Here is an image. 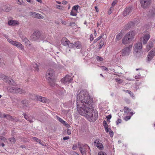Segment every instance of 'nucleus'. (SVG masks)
Listing matches in <instances>:
<instances>
[{
    "instance_id": "1",
    "label": "nucleus",
    "mask_w": 155,
    "mask_h": 155,
    "mask_svg": "<svg viewBox=\"0 0 155 155\" xmlns=\"http://www.w3.org/2000/svg\"><path fill=\"white\" fill-rule=\"evenodd\" d=\"M93 100L89 93L85 90L81 91L77 96V110L79 114L85 116L91 122L95 121L97 119L98 113L92 106Z\"/></svg>"
},
{
    "instance_id": "2",
    "label": "nucleus",
    "mask_w": 155,
    "mask_h": 155,
    "mask_svg": "<svg viewBox=\"0 0 155 155\" xmlns=\"http://www.w3.org/2000/svg\"><path fill=\"white\" fill-rule=\"evenodd\" d=\"M3 81L9 85L15 86L9 88L8 90L9 92L20 94H22L25 92V91L21 89L17 86L16 83L12 78H4Z\"/></svg>"
},
{
    "instance_id": "3",
    "label": "nucleus",
    "mask_w": 155,
    "mask_h": 155,
    "mask_svg": "<svg viewBox=\"0 0 155 155\" xmlns=\"http://www.w3.org/2000/svg\"><path fill=\"white\" fill-rule=\"evenodd\" d=\"M45 37L44 35L41 34L40 32L38 31H35L31 36V39L34 41H38L40 42L43 40Z\"/></svg>"
},
{
    "instance_id": "4",
    "label": "nucleus",
    "mask_w": 155,
    "mask_h": 155,
    "mask_svg": "<svg viewBox=\"0 0 155 155\" xmlns=\"http://www.w3.org/2000/svg\"><path fill=\"white\" fill-rule=\"evenodd\" d=\"M135 35V32L133 31H130L127 33L122 40V43L124 45L129 43L134 38Z\"/></svg>"
},
{
    "instance_id": "5",
    "label": "nucleus",
    "mask_w": 155,
    "mask_h": 155,
    "mask_svg": "<svg viewBox=\"0 0 155 155\" xmlns=\"http://www.w3.org/2000/svg\"><path fill=\"white\" fill-rule=\"evenodd\" d=\"M7 41L12 45L15 46L21 50L24 49V46L20 43L15 41H13L12 39L7 38Z\"/></svg>"
},
{
    "instance_id": "6",
    "label": "nucleus",
    "mask_w": 155,
    "mask_h": 155,
    "mask_svg": "<svg viewBox=\"0 0 155 155\" xmlns=\"http://www.w3.org/2000/svg\"><path fill=\"white\" fill-rule=\"evenodd\" d=\"M132 47V45H130L126 47L123 49L120 53L123 56H128L131 51Z\"/></svg>"
},
{
    "instance_id": "7",
    "label": "nucleus",
    "mask_w": 155,
    "mask_h": 155,
    "mask_svg": "<svg viewBox=\"0 0 155 155\" xmlns=\"http://www.w3.org/2000/svg\"><path fill=\"white\" fill-rule=\"evenodd\" d=\"M152 0H140L141 7L144 8L148 7L151 4Z\"/></svg>"
},
{
    "instance_id": "8",
    "label": "nucleus",
    "mask_w": 155,
    "mask_h": 155,
    "mask_svg": "<svg viewBox=\"0 0 155 155\" xmlns=\"http://www.w3.org/2000/svg\"><path fill=\"white\" fill-rule=\"evenodd\" d=\"M78 146L79 147L80 150L82 155H86V150L87 148H89V146L87 144L80 145L78 144Z\"/></svg>"
},
{
    "instance_id": "9",
    "label": "nucleus",
    "mask_w": 155,
    "mask_h": 155,
    "mask_svg": "<svg viewBox=\"0 0 155 155\" xmlns=\"http://www.w3.org/2000/svg\"><path fill=\"white\" fill-rule=\"evenodd\" d=\"M150 37V36L149 34L147 33L144 34L142 37L141 38V41L143 42V44H146Z\"/></svg>"
},
{
    "instance_id": "10",
    "label": "nucleus",
    "mask_w": 155,
    "mask_h": 155,
    "mask_svg": "<svg viewBox=\"0 0 155 155\" xmlns=\"http://www.w3.org/2000/svg\"><path fill=\"white\" fill-rule=\"evenodd\" d=\"M61 43L64 45L70 48V43L69 41L66 38H63L61 40Z\"/></svg>"
},
{
    "instance_id": "11",
    "label": "nucleus",
    "mask_w": 155,
    "mask_h": 155,
    "mask_svg": "<svg viewBox=\"0 0 155 155\" xmlns=\"http://www.w3.org/2000/svg\"><path fill=\"white\" fill-rule=\"evenodd\" d=\"M11 10V7L8 5H2L0 8V12L2 11L8 12Z\"/></svg>"
},
{
    "instance_id": "12",
    "label": "nucleus",
    "mask_w": 155,
    "mask_h": 155,
    "mask_svg": "<svg viewBox=\"0 0 155 155\" xmlns=\"http://www.w3.org/2000/svg\"><path fill=\"white\" fill-rule=\"evenodd\" d=\"M134 51L137 52L139 50H141L142 48V43L139 42L135 45L134 47Z\"/></svg>"
},
{
    "instance_id": "13",
    "label": "nucleus",
    "mask_w": 155,
    "mask_h": 155,
    "mask_svg": "<svg viewBox=\"0 0 155 155\" xmlns=\"http://www.w3.org/2000/svg\"><path fill=\"white\" fill-rule=\"evenodd\" d=\"M94 145L100 149L102 150L103 148V146L99 139H97L95 140Z\"/></svg>"
},
{
    "instance_id": "14",
    "label": "nucleus",
    "mask_w": 155,
    "mask_h": 155,
    "mask_svg": "<svg viewBox=\"0 0 155 155\" xmlns=\"http://www.w3.org/2000/svg\"><path fill=\"white\" fill-rule=\"evenodd\" d=\"M30 15L33 17L39 19H43L44 16L41 14L35 12H30Z\"/></svg>"
},
{
    "instance_id": "15",
    "label": "nucleus",
    "mask_w": 155,
    "mask_h": 155,
    "mask_svg": "<svg viewBox=\"0 0 155 155\" xmlns=\"http://www.w3.org/2000/svg\"><path fill=\"white\" fill-rule=\"evenodd\" d=\"M132 9L131 7H126L123 12V15L125 16L129 15L132 12Z\"/></svg>"
},
{
    "instance_id": "16",
    "label": "nucleus",
    "mask_w": 155,
    "mask_h": 155,
    "mask_svg": "<svg viewBox=\"0 0 155 155\" xmlns=\"http://www.w3.org/2000/svg\"><path fill=\"white\" fill-rule=\"evenodd\" d=\"M70 48H76L77 49H80L81 47V45L80 42L79 41H77L73 44H70Z\"/></svg>"
},
{
    "instance_id": "17",
    "label": "nucleus",
    "mask_w": 155,
    "mask_h": 155,
    "mask_svg": "<svg viewBox=\"0 0 155 155\" xmlns=\"http://www.w3.org/2000/svg\"><path fill=\"white\" fill-rule=\"evenodd\" d=\"M155 55V50H152L149 53L147 56L148 61H150Z\"/></svg>"
},
{
    "instance_id": "18",
    "label": "nucleus",
    "mask_w": 155,
    "mask_h": 155,
    "mask_svg": "<svg viewBox=\"0 0 155 155\" xmlns=\"http://www.w3.org/2000/svg\"><path fill=\"white\" fill-rule=\"evenodd\" d=\"M54 71L52 69H48L46 72V76L48 78H50L53 76L54 74Z\"/></svg>"
},
{
    "instance_id": "19",
    "label": "nucleus",
    "mask_w": 155,
    "mask_h": 155,
    "mask_svg": "<svg viewBox=\"0 0 155 155\" xmlns=\"http://www.w3.org/2000/svg\"><path fill=\"white\" fill-rule=\"evenodd\" d=\"M48 81L51 86L53 87L55 85V80L54 78H48Z\"/></svg>"
},
{
    "instance_id": "20",
    "label": "nucleus",
    "mask_w": 155,
    "mask_h": 155,
    "mask_svg": "<svg viewBox=\"0 0 155 155\" xmlns=\"http://www.w3.org/2000/svg\"><path fill=\"white\" fill-rule=\"evenodd\" d=\"M21 103L22 105V107L23 108H25L28 106V102L27 100H22L21 101Z\"/></svg>"
},
{
    "instance_id": "21",
    "label": "nucleus",
    "mask_w": 155,
    "mask_h": 155,
    "mask_svg": "<svg viewBox=\"0 0 155 155\" xmlns=\"http://www.w3.org/2000/svg\"><path fill=\"white\" fill-rule=\"evenodd\" d=\"M37 99L38 101L43 103L46 102L48 101V100L46 98L43 97H41L40 96L37 97Z\"/></svg>"
},
{
    "instance_id": "22",
    "label": "nucleus",
    "mask_w": 155,
    "mask_h": 155,
    "mask_svg": "<svg viewBox=\"0 0 155 155\" xmlns=\"http://www.w3.org/2000/svg\"><path fill=\"white\" fill-rule=\"evenodd\" d=\"M123 34L122 32H120L118 33L116 36L115 41L117 42L120 40L122 38Z\"/></svg>"
},
{
    "instance_id": "23",
    "label": "nucleus",
    "mask_w": 155,
    "mask_h": 155,
    "mask_svg": "<svg viewBox=\"0 0 155 155\" xmlns=\"http://www.w3.org/2000/svg\"><path fill=\"white\" fill-rule=\"evenodd\" d=\"M8 24L10 25H18V22L16 21L10 20L8 21Z\"/></svg>"
},
{
    "instance_id": "24",
    "label": "nucleus",
    "mask_w": 155,
    "mask_h": 155,
    "mask_svg": "<svg viewBox=\"0 0 155 155\" xmlns=\"http://www.w3.org/2000/svg\"><path fill=\"white\" fill-rule=\"evenodd\" d=\"M23 41L25 42L27 46H30L31 45L30 41L26 38H25Z\"/></svg>"
},
{
    "instance_id": "25",
    "label": "nucleus",
    "mask_w": 155,
    "mask_h": 155,
    "mask_svg": "<svg viewBox=\"0 0 155 155\" xmlns=\"http://www.w3.org/2000/svg\"><path fill=\"white\" fill-rule=\"evenodd\" d=\"M153 46V43L152 42H150L147 46L146 49L148 51Z\"/></svg>"
},
{
    "instance_id": "26",
    "label": "nucleus",
    "mask_w": 155,
    "mask_h": 155,
    "mask_svg": "<svg viewBox=\"0 0 155 155\" xmlns=\"http://www.w3.org/2000/svg\"><path fill=\"white\" fill-rule=\"evenodd\" d=\"M69 78H62L61 79V82L64 84L68 83V79Z\"/></svg>"
},
{
    "instance_id": "27",
    "label": "nucleus",
    "mask_w": 155,
    "mask_h": 155,
    "mask_svg": "<svg viewBox=\"0 0 155 155\" xmlns=\"http://www.w3.org/2000/svg\"><path fill=\"white\" fill-rule=\"evenodd\" d=\"M77 12H78L72 9L70 13V15L71 16H76L77 15Z\"/></svg>"
},
{
    "instance_id": "28",
    "label": "nucleus",
    "mask_w": 155,
    "mask_h": 155,
    "mask_svg": "<svg viewBox=\"0 0 155 155\" xmlns=\"http://www.w3.org/2000/svg\"><path fill=\"white\" fill-rule=\"evenodd\" d=\"M33 67L34 68L35 71H38L39 69L38 66L36 63H34L32 64Z\"/></svg>"
},
{
    "instance_id": "29",
    "label": "nucleus",
    "mask_w": 155,
    "mask_h": 155,
    "mask_svg": "<svg viewBox=\"0 0 155 155\" xmlns=\"http://www.w3.org/2000/svg\"><path fill=\"white\" fill-rule=\"evenodd\" d=\"M79 7V6L78 5H75L72 8V9L74 11H75L77 12H78V10Z\"/></svg>"
},
{
    "instance_id": "30",
    "label": "nucleus",
    "mask_w": 155,
    "mask_h": 155,
    "mask_svg": "<svg viewBox=\"0 0 155 155\" xmlns=\"http://www.w3.org/2000/svg\"><path fill=\"white\" fill-rule=\"evenodd\" d=\"M103 36V35H100V36H99L98 38H97L94 41V43H96Z\"/></svg>"
},
{
    "instance_id": "31",
    "label": "nucleus",
    "mask_w": 155,
    "mask_h": 155,
    "mask_svg": "<svg viewBox=\"0 0 155 155\" xmlns=\"http://www.w3.org/2000/svg\"><path fill=\"white\" fill-rule=\"evenodd\" d=\"M24 117L27 120L29 121L31 123L33 122L32 120H30V118L28 117L27 115L25 114H24Z\"/></svg>"
},
{
    "instance_id": "32",
    "label": "nucleus",
    "mask_w": 155,
    "mask_h": 155,
    "mask_svg": "<svg viewBox=\"0 0 155 155\" xmlns=\"http://www.w3.org/2000/svg\"><path fill=\"white\" fill-rule=\"evenodd\" d=\"M32 139L35 141L37 142H39L40 144H41V141L40 140L38 139L36 137H33L32 138Z\"/></svg>"
},
{
    "instance_id": "33",
    "label": "nucleus",
    "mask_w": 155,
    "mask_h": 155,
    "mask_svg": "<svg viewBox=\"0 0 155 155\" xmlns=\"http://www.w3.org/2000/svg\"><path fill=\"white\" fill-rule=\"evenodd\" d=\"M10 141L12 143H14L15 142V139L14 137H12L9 139Z\"/></svg>"
},
{
    "instance_id": "34",
    "label": "nucleus",
    "mask_w": 155,
    "mask_h": 155,
    "mask_svg": "<svg viewBox=\"0 0 155 155\" xmlns=\"http://www.w3.org/2000/svg\"><path fill=\"white\" fill-rule=\"evenodd\" d=\"M124 111L125 113H127L130 111V110L127 107H125L124 108Z\"/></svg>"
},
{
    "instance_id": "35",
    "label": "nucleus",
    "mask_w": 155,
    "mask_h": 155,
    "mask_svg": "<svg viewBox=\"0 0 155 155\" xmlns=\"http://www.w3.org/2000/svg\"><path fill=\"white\" fill-rule=\"evenodd\" d=\"M104 41H101L99 45V48H101L104 45Z\"/></svg>"
},
{
    "instance_id": "36",
    "label": "nucleus",
    "mask_w": 155,
    "mask_h": 155,
    "mask_svg": "<svg viewBox=\"0 0 155 155\" xmlns=\"http://www.w3.org/2000/svg\"><path fill=\"white\" fill-rule=\"evenodd\" d=\"M4 117L8 119L12 120V116L8 115H6L5 114H4Z\"/></svg>"
},
{
    "instance_id": "37",
    "label": "nucleus",
    "mask_w": 155,
    "mask_h": 155,
    "mask_svg": "<svg viewBox=\"0 0 155 155\" xmlns=\"http://www.w3.org/2000/svg\"><path fill=\"white\" fill-rule=\"evenodd\" d=\"M96 59L98 61H102L103 60V58L98 56L96 57Z\"/></svg>"
},
{
    "instance_id": "38",
    "label": "nucleus",
    "mask_w": 155,
    "mask_h": 155,
    "mask_svg": "<svg viewBox=\"0 0 155 155\" xmlns=\"http://www.w3.org/2000/svg\"><path fill=\"white\" fill-rule=\"evenodd\" d=\"M101 68L102 70L107 71H108V69L106 67L104 66H102L101 67Z\"/></svg>"
},
{
    "instance_id": "39",
    "label": "nucleus",
    "mask_w": 155,
    "mask_h": 155,
    "mask_svg": "<svg viewBox=\"0 0 155 155\" xmlns=\"http://www.w3.org/2000/svg\"><path fill=\"white\" fill-rule=\"evenodd\" d=\"M57 119L61 123H64V121L60 117H57Z\"/></svg>"
},
{
    "instance_id": "40",
    "label": "nucleus",
    "mask_w": 155,
    "mask_h": 155,
    "mask_svg": "<svg viewBox=\"0 0 155 155\" xmlns=\"http://www.w3.org/2000/svg\"><path fill=\"white\" fill-rule=\"evenodd\" d=\"M115 81L119 83H121L122 82V80L120 79V78H117L115 79Z\"/></svg>"
},
{
    "instance_id": "41",
    "label": "nucleus",
    "mask_w": 155,
    "mask_h": 155,
    "mask_svg": "<svg viewBox=\"0 0 155 155\" xmlns=\"http://www.w3.org/2000/svg\"><path fill=\"white\" fill-rule=\"evenodd\" d=\"M0 139L2 140L4 142H6L7 141V139L2 136H0Z\"/></svg>"
},
{
    "instance_id": "42",
    "label": "nucleus",
    "mask_w": 155,
    "mask_h": 155,
    "mask_svg": "<svg viewBox=\"0 0 155 155\" xmlns=\"http://www.w3.org/2000/svg\"><path fill=\"white\" fill-rule=\"evenodd\" d=\"M109 134L110 136L111 137H112L114 135V132H113L110 129V130L109 132Z\"/></svg>"
},
{
    "instance_id": "43",
    "label": "nucleus",
    "mask_w": 155,
    "mask_h": 155,
    "mask_svg": "<svg viewBox=\"0 0 155 155\" xmlns=\"http://www.w3.org/2000/svg\"><path fill=\"white\" fill-rule=\"evenodd\" d=\"M75 25V23L74 22L71 21L70 22L69 24V26L72 27V26H74Z\"/></svg>"
},
{
    "instance_id": "44",
    "label": "nucleus",
    "mask_w": 155,
    "mask_h": 155,
    "mask_svg": "<svg viewBox=\"0 0 155 155\" xmlns=\"http://www.w3.org/2000/svg\"><path fill=\"white\" fill-rule=\"evenodd\" d=\"M131 118L130 116H126L124 118V120L125 121H127L129 120Z\"/></svg>"
},
{
    "instance_id": "45",
    "label": "nucleus",
    "mask_w": 155,
    "mask_h": 155,
    "mask_svg": "<svg viewBox=\"0 0 155 155\" xmlns=\"http://www.w3.org/2000/svg\"><path fill=\"white\" fill-rule=\"evenodd\" d=\"M98 155H107V154L105 152L102 151H101L98 153Z\"/></svg>"
},
{
    "instance_id": "46",
    "label": "nucleus",
    "mask_w": 155,
    "mask_h": 155,
    "mask_svg": "<svg viewBox=\"0 0 155 155\" xmlns=\"http://www.w3.org/2000/svg\"><path fill=\"white\" fill-rule=\"evenodd\" d=\"M128 94L130 95V96L131 97H132V98H134V94L132 92L130 91L129 92Z\"/></svg>"
},
{
    "instance_id": "47",
    "label": "nucleus",
    "mask_w": 155,
    "mask_h": 155,
    "mask_svg": "<svg viewBox=\"0 0 155 155\" xmlns=\"http://www.w3.org/2000/svg\"><path fill=\"white\" fill-rule=\"evenodd\" d=\"M94 39L93 35L92 34L90 35V40L91 41H92Z\"/></svg>"
},
{
    "instance_id": "48",
    "label": "nucleus",
    "mask_w": 155,
    "mask_h": 155,
    "mask_svg": "<svg viewBox=\"0 0 155 155\" xmlns=\"http://www.w3.org/2000/svg\"><path fill=\"white\" fill-rule=\"evenodd\" d=\"M64 123H63V124H64L65 126H66L67 127H70V126L65 121H64Z\"/></svg>"
},
{
    "instance_id": "49",
    "label": "nucleus",
    "mask_w": 155,
    "mask_h": 155,
    "mask_svg": "<svg viewBox=\"0 0 155 155\" xmlns=\"http://www.w3.org/2000/svg\"><path fill=\"white\" fill-rule=\"evenodd\" d=\"M67 133L68 135H70L71 134V130L69 129H68L67 130Z\"/></svg>"
},
{
    "instance_id": "50",
    "label": "nucleus",
    "mask_w": 155,
    "mask_h": 155,
    "mask_svg": "<svg viewBox=\"0 0 155 155\" xmlns=\"http://www.w3.org/2000/svg\"><path fill=\"white\" fill-rule=\"evenodd\" d=\"M61 22L62 24L65 25H66L67 24V22L66 21L63 20H61Z\"/></svg>"
},
{
    "instance_id": "51",
    "label": "nucleus",
    "mask_w": 155,
    "mask_h": 155,
    "mask_svg": "<svg viewBox=\"0 0 155 155\" xmlns=\"http://www.w3.org/2000/svg\"><path fill=\"white\" fill-rule=\"evenodd\" d=\"M113 7H111L109 9V10L108 11V13L109 14H111L112 13V10L113 9Z\"/></svg>"
},
{
    "instance_id": "52",
    "label": "nucleus",
    "mask_w": 155,
    "mask_h": 155,
    "mask_svg": "<svg viewBox=\"0 0 155 155\" xmlns=\"http://www.w3.org/2000/svg\"><path fill=\"white\" fill-rule=\"evenodd\" d=\"M68 3V2L66 1L63 0L62 2V3L64 5H66Z\"/></svg>"
},
{
    "instance_id": "53",
    "label": "nucleus",
    "mask_w": 155,
    "mask_h": 155,
    "mask_svg": "<svg viewBox=\"0 0 155 155\" xmlns=\"http://www.w3.org/2000/svg\"><path fill=\"white\" fill-rule=\"evenodd\" d=\"M121 120L120 119H118L117 121H116V123L117 124L119 123H121Z\"/></svg>"
},
{
    "instance_id": "54",
    "label": "nucleus",
    "mask_w": 155,
    "mask_h": 155,
    "mask_svg": "<svg viewBox=\"0 0 155 155\" xmlns=\"http://www.w3.org/2000/svg\"><path fill=\"white\" fill-rule=\"evenodd\" d=\"M71 154L72 155H79L78 153L75 152H71Z\"/></svg>"
},
{
    "instance_id": "55",
    "label": "nucleus",
    "mask_w": 155,
    "mask_h": 155,
    "mask_svg": "<svg viewBox=\"0 0 155 155\" xmlns=\"http://www.w3.org/2000/svg\"><path fill=\"white\" fill-rule=\"evenodd\" d=\"M77 148V146L76 144H74L72 147V149L74 150H75Z\"/></svg>"
},
{
    "instance_id": "56",
    "label": "nucleus",
    "mask_w": 155,
    "mask_h": 155,
    "mask_svg": "<svg viewBox=\"0 0 155 155\" xmlns=\"http://www.w3.org/2000/svg\"><path fill=\"white\" fill-rule=\"evenodd\" d=\"M18 3L21 5L23 3V2L22 0H18Z\"/></svg>"
},
{
    "instance_id": "57",
    "label": "nucleus",
    "mask_w": 155,
    "mask_h": 155,
    "mask_svg": "<svg viewBox=\"0 0 155 155\" xmlns=\"http://www.w3.org/2000/svg\"><path fill=\"white\" fill-rule=\"evenodd\" d=\"M106 117L107 119V120H110L111 118V116L110 114L109 115Z\"/></svg>"
},
{
    "instance_id": "58",
    "label": "nucleus",
    "mask_w": 155,
    "mask_h": 155,
    "mask_svg": "<svg viewBox=\"0 0 155 155\" xmlns=\"http://www.w3.org/2000/svg\"><path fill=\"white\" fill-rule=\"evenodd\" d=\"M3 60V58L2 56L0 55V64L1 63Z\"/></svg>"
},
{
    "instance_id": "59",
    "label": "nucleus",
    "mask_w": 155,
    "mask_h": 155,
    "mask_svg": "<svg viewBox=\"0 0 155 155\" xmlns=\"http://www.w3.org/2000/svg\"><path fill=\"white\" fill-rule=\"evenodd\" d=\"M69 136H66L63 137V140H66L69 139Z\"/></svg>"
},
{
    "instance_id": "60",
    "label": "nucleus",
    "mask_w": 155,
    "mask_h": 155,
    "mask_svg": "<svg viewBox=\"0 0 155 155\" xmlns=\"http://www.w3.org/2000/svg\"><path fill=\"white\" fill-rule=\"evenodd\" d=\"M73 78H69L68 79V83H72L73 82Z\"/></svg>"
},
{
    "instance_id": "61",
    "label": "nucleus",
    "mask_w": 155,
    "mask_h": 155,
    "mask_svg": "<svg viewBox=\"0 0 155 155\" xmlns=\"http://www.w3.org/2000/svg\"><path fill=\"white\" fill-rule=\"evenodd\" d=\"M56 8L58 9H62V8L61 7V6L60 5H56Z\"/></svg>"
},
{
    "instance_id": "62",
    "label": "nucleus",
    "mask_w": 155,
    "mask_h": 155,
    "mask_svg": "<svg viewBox=\"0 0 155 155\" xmlns=\"http://www.w3.org/2000/svg\"><path fill=\"white\" fill-rule=\"evenodd\" d=\"M5 77L3 74H2V73H0V78H5Z\"/></svg>"
},
{
    "instance_id": "63",
    "label": "nucleus",
    "mask_w": 155,
    "mask_h": 155,
    "mask_svg": "<svg viewBox=\"0 0 155 155\" xmlns=\"http://www.w3.org/2000/svg\"><path fill=\"white\" fill-rule=\"evenodd\" d=\"M105 131H106V132L107 133L109 131L110 132V130H110V129H109L108 128V127L105 128Z\"/></svg>"
},
{
    "instance_id": "64",
    "label": "nucleus",
    "mask_w": 155,
    "mask_h": 155,
    "mask_svg": "<svg viewBox=\"0 0 155 155\" xmlns=\"http://www.w3.org/2000/svg\"><path fill=\"white\" fill-rule=\"evenodd\" d=\"M116 2L115 1H114V2H112V6L113 7L116 4Z\"/></svg>"
}]
</instances>
